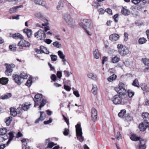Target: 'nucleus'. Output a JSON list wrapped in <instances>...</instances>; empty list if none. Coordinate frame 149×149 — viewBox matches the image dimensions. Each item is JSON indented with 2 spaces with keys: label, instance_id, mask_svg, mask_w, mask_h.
<instances>
[{
  "label": "nucleus",
  "instance_id": "f257e3e1",
  "mask_svg": "<svg viewBox=\"0 0 149 149\" xmlns=\"http://www.w3.org/2000/svg\"><path fill=\"white\" fill-rule=\"evenodd\" d=\"M79 24L84 30H86L87 27L90 29H92L94 26L93 22L89 19H84L79 23Z\"/></svg>",
  "mask_w": 149,
  "mask_h": 149
},
{
  "label": "nucleus",
  "instance_id": "f03ea898",
  "mask_svg": "<svg viewBox=\"0 0 149 149\" xmlns=\"http://www.w3.org/2000/svg\"><path fill=\"white\" fill-rule=\"evenodd\" d=\"M28 75L27 74L24 72L22 73L20 76L16 74L13 76V79L15 82L19 85L21 84V79H26Z\"/></svg>",
  "mask_w": 149,
  "mask_h": 149
},
{
  "label": "nucleus",
  "instance_id": "7ed1b4c3",
  "mask_svg": "<svg viewBox=\"0 0 149 149\" xmlns=\"http://www.w3.org/2000/svg\"><path fill=\"white\" fill-rule=\"evenodd\" d=\"M63 17L69 26H72L74 24V20L71 17L70 14L68 13L64 14L63 15Z\"/></svg>",
  "mask_w": 149,
  "mask_h": 149
},
{
  "label": "nucleus",
  "instance_id": "20e7f679",
  "mask_svg": "<svg viewBox=\"0 0 149 149\" xmlns=\"http://www.w3.org/2000/svg\"><path fill=\"white\" fill-rule=\"evenodd\" d=\"M75 127L77 138L80 142H82L84 141V138L82 135V133L80 125L77 124L75 126Z\"/></svg>",
  "mask_w": 149,
  "mask_h": 149
},
{
  "label": "nucleus",
  "instance_id": "39448f33",
  "mask_svg": "<svg viewBox=\"0 0 149 149\" xmlns=\"http://www.w3.org/2000/svg\"><path fill=\"white\" fill-rule=\"evenodd\" d=\"M117 48L118 53L122 56L126 55L129 53L128 49L121 44H118Z\"/></svg>",
  "mask_w": 149,
  "mask_h": 149
},
{
  "label": "nucleus",
  "instance_id": "423d86ee",
  "mask_svg": "<svg viewBox=\"0 0 149 149\" xmlns=\"http://www.w3.org/2000/svg\"><path fill=\"white\" fill-rule=\"evenodd\" d=\"M6 70L5 71V74L7 76L11 75L12 72L13 71V68L15 67V65L13 64H9L5 63Z\"/></svg>",
  "mask_w": 149,
  "mask_h": 149
},
{
  "label": "nucleus",
  "instance_id": "0eeeda50",
  "mask_svg": "<svg viewBox=\"0 0 149 149\" xmlns=\"http://www.w3.org/2000/svg\"><path fill=\"white\" fill-rule=\"evenodd\" d=\"M34 36L38 40H40L44 39L46 37V34L44 31L41 29L35 33Z\"/></svg>",
  "mask_w": 149,
  "mask_h": 149
},
{
  "label": "nucleus",
  "instance_id": "6e6552de",
  "mask_svg": "<svg viewBox=\"0 0 149 149\" xmlns=\"http://www.w3.org/2000/svg\"><path fill=\"white\" fill-rule=\"evenodd\" d=\"M42 99V95L41 94H38L34 96V100L35 102L34 107L38 105L39 104L41 103Z\"/></svg>",
  "mask_w": 149,
  "mask_h": 149
},
{
  "label": "nucleus",
  "instance_id": "1a4fd4ad",
  "mask_svg": "<svg viewBox=\"0 0 149 149\" xmlns=\"http://www.w3.org/2000/svg\"><path fill=\"white\" fill-rule=\"evenodd\" d=\"M112 100L113 104L115 105L121 104L122 102V98L119 95H116L113 96Z\"/></svg>",
  "mask_w": 149,
  "mask_h": 149
},
{
  "label": "nucleus",
  "instance_id": "9d476101",
  "mask_svg": "<svg viewBox=\"0 0 149 149\" xmlns=\"http://www.w3.org/2000/svg\"><path fill=\"white\" fill-rule=\"evenodd\" d=\"M20 105L19 107L16 109L14 108H11L10 109V111L11 115L13 116H15L17 114H20L22 112V110H21V108Z\"/></svg>",
  "mask_w": 149,
  "mask_h": 149
},
{
  "label": "nucleus",
  "instance_id": "9b49d317",
  "mask_svg": "<svg viewBox=\"0 0 149 149\" xmlns=\"http://www.w3.org/2000/svg\"><path fill=\"white\" fill-rule=\"evenodd\" d=\"M21 39L18 44V46L19 49H21L24 47H29L30 46V44L29 42L24 40L23 39Z\"/></svg>",
  "mask_w": 149,
  "mask_h": 149
},
{
  "label": "nucleus",
  "instance_id": "f8f14e48",
  "mask_svg": "<svg viewBox=\"0 0 149 149\" xmlns=\"http://www.w3.org/2000/svg\"><path fill=\"white\" fill-rule=\"evenodd\" d=\"M136 149H145L146 146V141H145L142 139L140 140L139 144L136 146Z\"/></svg>",
  "mask_w": 149,
  "mask_h": 149
},
{
  "label": "nucleus",
  "instance_id": "ddd939ff",
  "mask_svg": "<svg viewBox=\"0 0 149 149\" xmlns=\"http://www.w3.org/2000/svg\"><path fill=\"white\" fill-rule=\"evenodd\" d=\"M149 125V123L144 121L141 124L139 125V128L141 131H145L147 127Z\"/></svg>",
  "mask_w": 149,
  "mask_h": 149
},
{
  "label": "nucleus",
  "instance_id": "4468645a",
  "mask_svg": "<svg viewBox=\"0 0 149 149\" xmlns=\"http://www.w3.org/2000/svg\"><path fill=\"white\" fill-rule=\"evenodd\" d=\"M97 112L96 110L94 108H93L91 110V118L92 120L95 121L97 119Z\"/></svg>",
  "mask_w": 149,
  "mask_h": 149
},
{
  "label": "nucleus",
  "instance_id": "2eb2a0df",
  "mask_svg": "<svg viewBox=\"0 0 149 149\" xmlns=\"http://www.w3.org/2000/svg\"><path fill=\"white\" fill-rule=\"evenodd\" d=\"M34 2L36 5H41L45 7L47 9L48 8V7L46 5L45 2L42 0H35Z\"/></svg>",
  "mask_w": 149,
  "mask_h": 149
},
{
  "label": "nucleus",
  "instance_id": "dca6fc26",
  "mask_svg": "<svg viewBox=\"0 0 149 149\" xmlns=\"http://www.w3.org/2000/svg\"><path fill=\"white\" fill-rule=\"evenodd\" d=\"M10 36L16 39H23V37L22 36L18 33H16L14 34L11 33L10 34Z\"/></svg>",
  "mask_w": 149,
  "mask_h": 149
},
{
  "label": "nucleus",
  "instance_id": "f3484780",
  "mask_svg": "<svg viewBox=\"0 0 149 149\" xmlns=\"http://www.w3.org/2000/svg\"><path fill=\"white\" fill-rule=\"evenodd\" d=\"M119 36L116 34L114 33L111 35L109 37V39L112 41H116L118 39Z\"/></svg>",
  "mask_w": 149,
  "mask_h": 149
},
{
  "label": "nucleus",
  "instance_id": "a211bd4d",
  "mask_svg": "<svg viewBox=\"0 0 149 149\" xmlns=\"http://www.w3.org/2000/svg\"><path fill=\"white\" fill-rule=\"evenodd\" d=\"M35 16L36 17L41 20H43L45 19V17L43 14L40 12L36 13Z\"/></svg>",
  "mask_w": 149,
  "mask_h": 149
},
{
  "label": "nucleus",
  "instance_id": "6ab92c4d",
  "mask_svg": "<svg viewBox=\"0 0 149 149\" xmlns=\"http://www.w3.org/2000/svg\"><path fill=\"white\" fill-rule=\"evenodd\" d=\"M22 7V5L13 7L10 9L9 11L11 13H14L17 11L18 8H21Z\"/></svg>",
  "mask_w": 149,
  "mask_h": 149
},
{
  "label": "nucleus",
  "instance_id": "aec40b11",
  "mask_svg": "<svg viewBox=\"0 0 149 149\" xmlns=\"http://www.w3.org/2000/svg\"><path fill=\"white\" fill-rule=\"evenodd\" d=\"M64 1L63 0H61L58 3L56 6V9L58 10H61L64 6Z\"/></svg>",
  "mask_w": 149,
  "mask_h": 149
},
{
  "label": "nucleus",
  "instance_id": "412c9836",
  "mask_svg": "<svg viewBox=\"0 0 149 149\" xmlns=\"http://www.w3.org/2000/svg\"><path fill=\"white\" fill-rule=\"evenodd\" d=\"M40 52H38V53H44L47 54H48L49 53V51L47 49V48L43 46H41L40 47Z\"/></svg>",
  "mask_w": 149,
  "mask_h": 149
},
{
  "label": "nucleus",
  "instance_id": "4be33fe9",
  "mask_svg": "<svg viewBox=\"0 0 149 149\" xmlns=\"http://www.w3.org/2000/svg\"><path fill=\"white\" fill-rule=\"evenodd\" d=\"M118 93L121 95H124L127 93L126 89H115Z\"/></svg>",
  "mask_w": 149,
  "mask_h": 149
},
{
  "label": "nucleus",
  "instance_id": "5701e85b",
  "mask_svg": "<svg viewBox=\"0 0 149 149\" xmlns=\"http://www.w3.org/2000/svg\"><path fill=\"white\" fill-rule=\"evenodd\" d=\"M31 105V104L26 103L22 105L21 107H20L21 109L22 108V110L24 111H27L30 108V106Z\"/></svg>",
  "mask_w": 149,
  "mask_h": 149
},
{
  "label": "nucleus",
  "instance_id": "b1692460",
  "mask_svg": "<svg viewBox=\"0 0 149 149\" xmlns=\"http://www.w3.org/2000/svg\"><path fill=\"white\" fill-rule=\"evenodd\" d=\"M15 132H10L9 133V139L7 142V144H9L10 141L13 140L14 137V134Z\"/></svg>",
  "mask_w": 149,
  "mask_h": 149
},
{
  "label": "nucleus",
  "instance_id": "393cba45",
  "mask_svg": "<svg viewBox=\"0 0 149 149\" xmlns=\"http://www.w3.org/2000/svg\"><path fill=\"white\" fill-rule=\"evenodd\" d=\"M93 54L95 58L98 59L100 57V54L97 49H95L93 53Z\"/></svg>",
  "mask_w": 149,
  "mask_h": 149
},
{
  "label": "nucleus",
  "instance_id": "a878e982",
  "mask_svg": "<svg viewBox=\"0 0 149 149\" xmlns=\"http://www.w3.org/2000/svg\"><path fill=\"white\" fill-rule=\"evenodd\" d=\"M47 25L46 23L42 24V25H41L39 24H37V26L39 27H40L43 28V26H44V31L45 32H47V31L50 30V28L48 27H45V26Z\"/></svg>",
  "mask_w": 149,
  "mask_h": 149
},
{
  "label": "nucleus",
  "instance_id": "bb28decb",
  "mask_svg": "<svg viewBox=\"0 0 149 149\" xmlns=\"http://www.w3.org/2000/svg\"><path fill=\"white\" fill-rule=\"evenodd\" d=\"M142 116L145 121H146L149 120V113H143L142 114Z\"/></svg>",
  "mask_w": 149,
  "mask_h": 149
},
{
  "label": "nucleus",
  "instance_id": "cd10ccee",
  "mask_svg": "<svg viewBox=\"0 0 149 149\" xmlns=\"http://www.w3.org/2000/svg\"><path fill=\"white\" fill-rule=\"evenodd\" d=\"M121 12L124 15H128L130 14V11L128 9L124 7L122 10Z\"/></svg>",
  "mask_w": 149,
  "mask_h": 149
},
{
  "label": "nucleus",
  "instance_id": "c85d7f7f",
  "mask_svg": "<svg viewBox=\"0 0 149 149\" xmlns=\"http://www.w3.org/2000/svg\"><path fill=\"white\" fill-rule=\"evenodd\" d=\"M23 31L24 33L26 34L28 37L30 38L31 36L32 31L31 30L28 29H25Z\"/></svg>",
  "mask_w": 149,
  "mask_h": 149
},
{
  "label": "nucleus",
  "instance_id": "c756f323",
  "mask_svg": "<svg viewBox=\"0 0 149 149\" xmlns=\"http://www.w3.org/2000/svg\"><path fill=\"white\" fill-rule=\"evenodd\" d=\"M8 81V78L2 77L0 79V83L3 85H6L7 84Z\"/></svg>",
  "mask_w": 149,
  "mask_h": 149
},
{
  "label": "nucleus",
  "instance_id": "7c9ffc66",
  "mask_svg": "<svg viewBox=\"0 0 149 149\" xmlns=\"http://www.w3.org/2000/svg\"><path fill=\"white\" fill-rule=\"evenodd\" d=\"M87 77L88 78L94 80H96L97 79V76L96 75H94L91 73L89 72L87 74Z\"/></svg>",
  "mask_w": 149,
  "mask_h": 149
},
{
  "label": "nucleus",
  "instance_id": "2f4dec72",
  "mask_svg": "<svg viewBox=\"0 0 149 149\" xmlns=\"http://www.w3.org/2000/svg\"><path fill=\"white\" fill-rule=\"evenodd\" d=\"M120 60V58L118 56H116L111 59V62L114 63L118 62Z\"/></svg>",
  "mask_w": 149,
  "mask_h": 149
},
{
  "label": "nucleus",
  "instance_id": "473e14b6",
  "mask_svg": "<svg viewBox=\"0 0 149 149\" xmlns=\"http://www.w3.org/2000/svg\"><path fill=\"white\" fill-rule=\"evenodd\" d=\"M142 89L146 92H149V88L145 84H142L141 86Z\"/></svg>",
  "mask_w": 149,
  "mask_h": 149
},
{
  "label": "nucleus",
  "instance_id": "72a5a7b5",
  "mask_svg": "<svg viewBox=\"0 0 149 149\" xmlns=\"http://www.w3.org/2000/svg\"><path fill=\"white\" fill-rule=\"evenodd\" d=\"M130 139L131 140L134 141H136L138 140L140 141V140H142V139L140 138L139 137H137L134 134H132L131 137Z\"/></svg>",
  "mask_w": 149,
  "mask_h": 149
},
{
  "label": "nucleus",
  "instance_id": "f704fd0d",
  "mask_svg": "<svg viewBox=\"0 0 149 149\" xmlns=\"http://www.w3.org/2000/svg\"><path fill=\"white\" fill-rule=\"evenodd\" d=\"M117 76L116 75L113 74L112 75L109 77L107 78V80L109 82H111L116 79Z\"/></svg>",
  "mask_w": 149,
  "mask_h": 149
},
{
  "label": "nucleus",
  "instance_id": "c9c22d12",
  "mask_svg": "<svg viewBox=\"0 0 149 149\" xmlns=\"http://www.w3.org/2000/svg\"><path fill=\"white\" fill-rule=\"evenodd\" d=\"M11 96V94L10 93H8L6 94L0 96V98L1 99L4 100L7 99L10 97Z\"/></svg>",
  "mask_w": 149,
  "mask_h": 149
},
{
  "label": "nucleus",
  "instance_id": "e433bc0d",
  "mask_svg": "<svg viewBox=\"0 0 149 149\" xmlns=\"http://www.w3.org/2000/svg\"><path fill=\"white\" fill-rule=\"evenodd\" d=\"M12 119V117L10 116L6 119L5 123L7 126H9L11 123Z\"/></svg>",
  "mask_w": 149,
  "mask_h": 149
},
{
  "label": "nucleus",
  "instance_id": "4c0bfd02",
  "mask_svg": "<svg viewBox=\"0 0 149 149\" xmlns=\"http://www.w3.org/2000/svg\"><path fill=\"white\" fill-rule=\"evenodd\" d=\"M40 116L39 118H38V119H37L35 121V123H39V121H42L44 119V118L42 116L43 113H44V112H42V111H40Z\"/></svg>",
  "mask_w": 149,
  "mask_h": 149
},
{
  "label": "nucleus",
  "instance_id": "58836bf2",
  "mask_svg": "<svg viewBox=\"0 0 149 149\" xmlns=\"http://www.w3.org/2000/svg\"><path fill=\"white\" fill-rule=\"evenodd\" d=\"M58 54L59 58L61 59L65 58V56L62 51H58Z\"/></svg>",
  "mask_w": 149,
  "mask_h": 149
},
{
  "label": "nucleus",
  "instance_id": "ea45409f",
  "mask_svg": "<svg viewBox=\"0 0 149 149\" xmlns=\"http://www.w3.org/2000/svg\"><path fill=\"white\" fill-rule=\"evenodd\" d=\"M126 85L123 83H120L118 85V86L115 89H126Z\"/></svg>",
  "mask_w": 149,
  "mask_h": 149
},
{
  "label": "nucleus",
  "instance_id": "a19ab883",
  "mask_svg": "<svg viewBox=\"0 0 149 149\" xmlns=\"http://www.w3.org/2000/svg\"><path fill=\"white\" fill-rule=\"evenodd\" d=\"M91 92L94 95H95L97 93V88L96 85H93V88L91 91Z\"/></svg>",
  "mask_w": 149,
  "mask_h": 149
},
{
  "label": "nucleus",
  "instance_id": "79ce46f5",
  "mask_svg": "<svg viewBox=\"0 0 149 149\" xmlns=\"http://www.w3.org/2000/svg\"><path fill=\"white\" fill-rule=\"evenodd\" d=\"M53 45L55 47L58 48H61L62 47V45L58 41H56L53 42Z\"/></svg>",
  "mask_w": 149,
  "mask_h": 149
},
{
  "label": "nucleus",
  "instance_id": "37998d69",
  "mask_svg": "<svg viewBox=\"0 0 149 149\" xmlns=\"http://www.w3.org/2000/svg\"><path fill=\"white\" fill-rule=\"evenodd\" d=\"M7 132V129L6 127L0 128V134L4 135Z\"/></svg>",
  "mask_w": 149,
  "mask_h": 149
},
{
  "label": "nucleus",
  "instance_id": "c03bdc74",
  "mask_svg": "<svg viewBox=\"0 0 149 149\" xmlns=\"http://www.w3.org/2000/svg\"><path fill=\"white\" fill-rule=\"evenodd\" d=\"M47 102L46 100L45 99H42V102H41V103L40 104L39 107V110H41V108L43 107Z\"/></svg>",
  "mask_w": 149,
  "mask_h": 149
},
{
  "label": "nucleus",
  "instance_id": "a18cd8bd",
  "mask_svg": "<svg viewBox=\"0 0 149 149\" xmlns=\"http://www.w3.org/2000/svg\"><path fill=\"white\" fill-rule=\"evenodd\" d=\"M126 113V111L125 110L123 109L121 110L118 114V116L120 117H123Z\"/></svg>",
  "mask_w": 149,
  "mask_h": 149
},
{
  "label": "nucleus",
  "instance_id": "49530a36",
  "mask_svg": "<svg viewBox=\"0 0 149 149\" xmlns=\"http://www.w3.org/2000/svg\"><path fill=\"white\" fill-rule=\"evenodd\" d=\"M132 85L136 87H139V83L137 79H135L132 83Z\"/></svg>",
  "mask_w": 149,
  "mask_h": 149
},
{
  "label": "nucleus",
  "instance_id": "de8ad7c7",
  "mask_svg": "<svg viewBox=\"0 0 149 149\" xmlns=\"http://www.w3.org/2000/svg\"><path fill=\"white\" fill-rule=\"evenodd\" d=\"M142 61L145 65L149 66V59L147 58H144L142 59Z\"/></svg>",
  "mask_w": 149,
  "mask_h": 149
},
{
  "label": "nucleus",
  "instance_id": "09e8293b",
  "mask_svg": "<svg viewBox=\"0 0 149 149\" xmlns=\"http://www.w3.org/2000/svg\"><path fill=\"white\" fill-rule=\"evenodd\" d=\"M146 41V40L144 38H140L139 40V42L140 44H143L145 43Z\"/></svg>",
  "mask_w": 149,
  "mask_h": 149
},
{
  "label": "nucleus",
  "instance_id": "8fccbe9b",
  "mask_svg": "<svg viewBox=\"0 0 149 149\" xmlns=\"http://www.w3.org/2000/svg\"><path fill=\"white\" fill-rule=\"evenodd\" d=\"M51 60L52 61H55L57 59V56L55 55H50Z\"/></svg>",
  "mask_w": 149,
  "mask_h": 149
},
{
  "label": "nucleus",
  "instance_id": "3c124183",
  "mask_svg": "<svg viewBox=\"0 0 149 149\" xmlns=\"http://www.w3.org/2000/svg\"><path fill=\"white\" fill-rule=\"evenodd\" d=\"M134 94V93L131 90H129L127 91V94L129 97H132Z\"/></svg>",
  "mask_w": 149,
  "mask_h": 149
},
{
  "label": "nucleus",
  "instance_id": "603ef678",
  "mask_svg": "<svg viewBox=\"0 0 149 149\" xmlns=\"http://www.w3.org/2000/svg\"><path fill=\"white\" fill-rule=\"evenodd\" d=\"M63 72L65 74V76L67 77H69L72 74L71 72L66 70H64Z\"/></svg>",
  "mask_w": 149,
  "mask_h": 149
},
{
  "label": "nucleus",
  "instance_id": "864d4df0",
  "mask_svg": "<svg viewBox=\"0 0 149 149\" xmlns=\"http://www.w3.org/2000/svg\"><path fill=\"white\" fill-rule=\"evenodd\" d=\"M32 80L31 79H29L27 80V82L26 83V85L28 87H30L32 84Z\"/></svg>",
  "mask_w": 149,
  "mask_h": 149
},
{
  "label": "nucleus",
  "instance_id": "5fc2aeb1",
  "mask_svg": "<svg viewBox=\"0 0 149 149\" xmlns=\"http://www.w3.org/2000/svg\"><path fill=\"white\" fill-rule=\"evenodd\" d=\"M56 75L58 78L60 79L62 77V72L61 71H58L57 72Z\"/></svg>",
  "mask_w": 149,
  "mask_h": 149
},
{
  "label": "nucleus",
  "instance_id": "6e6d98bb",
  "mask_svg": "<svg viewBox=\"0 0 149 149\" xmlns=\"http://www.w3.org/2000/svg\"><path fill=\"white\" fill-rule=\"evenodd\" d=\"M55 145V144L54 142H50L48 143V147L49 148H52Z\"/></svg>",
  "mask_w": 149,
  "mask_h": 149
},
{
  "label": "nucleus",
  "instance_id": "4d7b16f0",
  "mask_svg": "<svg viewBox=\"0 0 149 149\" xmlns=\"http://www.w3.org/2000/svg\"><path fill=\"white\" fill-rule=\"evenodd\" d=\"M129 98L127 97L123 99L122 100V104H124L127 102L129 100Z\"/></svg>",
  "mask_w": 149,
  "mask_h": 149
},
{
  "label": "nucleus",
  "instance_id": "13d9d810",
  "mask_svg": "<svg viewBox=\"0 0 149 149\" xmlns=\"http://www.w3.org/2000/svg\"><path fill=\"white\" fill-rule=\"evenodd\" d=\"M64 89L68 91H70L71 89L70 87L68 86L64 85Z\"/></svg>",
  "mask_w": 149,
  "mask_h": 149
},
{
  "label": "nucleus",
  "instance_id": "bf43d9fd",
  "mask_svg": "<svg viewBox=\"0 0 149 149\" xmlns=\"http://www.w3.org/2000/svg\"><path fill=\"white\" fill-rule=\"evenodd\" d=\"M9 48L12 51H15L16 49V47H14L12 45H10L9 46Z\"/></svg>",
  "mask_w": 149,
  "mask_h": 149
},
{
  "label": "nucleus",
  "instance_id": "052dcab7",
  "mask_svg": "<svg viewBox=\"0 0 149 149\" xmlns=\"http://www.w3.org/2000/svg\"><path fill=\"white\" fill-rule=\"evenodd\" d=\"M118 14H116L114 15L113 16V18L114 19V20L116 22H117L118 21Z\"/></svg>",
  "mask_w": 149,
  "mask_h": 149
},
{
  "label": "nucleus",
  "instance_id": "680f3d73",
  "mask_svg": "<svg viewBox=\"0 0 149 149\" xmlns=\"http://www.w3.org/2000/svg\"><path fill=\"white\" fill-rule=\"evenodd\" d=\"M69 130L67 128H65L63 133L65 135L67 136L69 134Z\"/></svg>",
  "mask_w": 149,
  "mask_h": 149
},
{
  "label": "nucleus",
  "instance_id": "e2e57ef3",
  "mask_svg": "<svg viewBox=\"0 0 149 149\" xmlns=\"http://www.w3.org/2000/svg\"><path fill=\"white\" fill-rule=\"evenodd\" d=\"M73 93L77 97H78L80 96V94L77 91H73Z\"/></svg>",
  "mask_w": 149,
  "mask_h": 149
},
{
  "label": "nucleus",
  "instance_id": "0e129e2a",
  "mask_svg": "<svg viewBox=\"0 0 149 149\" xmlns=\"http://www.w3.org/2000/svg\"><path fill=\"white\" fill-rule=\"evenodd\" d=\"M44 41L45 43L48 44H50L52 42V40L50 39H46L44 40Z\"/></svg>",
  "mask_w": 149,
  "mask_h": 149
},
{
  "label": "nucleus",
  "instance_id": "69168bd1",
  "mask_svg": "<svg viewBox=\"0 0 149 149\" xmlns=\"http://www.w3.org/2000/svg\"><path fill=\"white\" fill-rule=\"evenodd\" d=\"M61 62L63 65H66L67 61L65 58L61 59Z\"/></svg>",
  "mask_w": 149,
  "mask_h": 149
},
{
  "label": "nucleus",
  "instance_id": "338daca9",
  "mask_svg": "<svg viewBox=\"0 0 149 149\" xmlns=\"http://www.w3.org/2000/svg\"><path fill=\"white\" fill-rule=\"evenodd\" d=\"M52 122V119L51 118H50L49 120L46 121H44V123L45 124H49L50 123H51Z\"/></svg>",
  "mask_w": 149,
  "mask_h": 149
},
{
  "label": "nucleus",
  "instance_id": "774afa93",
  "mask_svg": "<svg viewBox=\"0 0 149 149\" xmlns=\"http://www.w3.org/2000/svg\"><path fill=\"white\" fill-rule=\"evenodd\" d=\"M51 78L52 80L54 81H55L56 79V77L54 74H52L51 77Z\"/></svg>",
  "mask_w": 149,
  "mask_h": 149
}]
</instances>
